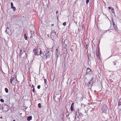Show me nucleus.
Segmentation results:
<instances>
[{
    "label": "nucleus",
    "instance_id": "f03ea898",
    "mask_svg": "<svg viewBox=\"0 0 121 121\" xmlns=\"http://www.w3.org/2000/svg\"><path fill=\"white\" fill-rule=\"evenodd\" d=\"M108 107L105 104H104L102 106V112L105 113L108 109Z\"/></svg>",
    "mask_w": 121,
    "mask_h": 121
},
{
    "label": "nucleus",
    "instance_id": "f257e3e1",
    "mask_svg": "<svg viewBox=\"0 0 121 121\" xmlns=\"http://www.w3.org/2000/svg\"><path fill=\"white\" fill-rule=\"evenodd\" d=\"M2 109L4 112H6L9 110V108L8 106L4 104L2 105Z\"/></svg>",
    "mask_w": 121,
    "mask_h": 121
},
{
    "label": "nucleus",
    "instance_id": "09e8293b",
    "mask_svg": "<svg viewBox=\"0 0 121 121\" xmlns=\"http://www.w3.org/2000/svg\"><path fill=\"white\" fill-rule=\"evenodd\" d=\"M13 121H15V120H13Z\"/></svg>",
    "mask_w": 121,
    "mask_h": 121
},
{
    "label": "nucleus",
    "instance_id": "de8ad7c7",
    "mask_svg": "<svg viewBox=\"0 0 121 121\" xmlns=\"http://www.w3.org/2000/svg\"><path fill=\"white\" fill-rule=\"evenodd\" d=\"M68 119L69 120L70 119V118L69 117V118H68Z\"/></svg>",
    "mask_w": 121,
    "mask_h": 121
},
{
    "label": "nucleus",
    "instance_id": "aec40b11",
    "mask_svg": "<svg viewBox=\"0 0 121 121\" xmlns=\"http://www.w3.org/2000/svg\"><path fill=\"white\" fill-rule=\"evenodd\" d=\"M88 89H91L92 87V86L91 85H90L89 84H88Z\"/></svg>",
    "mask_w": 121,
    "mask_h": 121
},
{
    "label": "nucleus",
    "instance_id": "ddd939ff",
    "mask_svg": "<svg viewBox=\"0 0 121 121\" xmlns=\"http://www.w3.org/2000/svg\"><path fill=\"white\" fill-rule=\"evenodd\" d=\"M10 31V30L9 29V28L8 27H7V29H6V30L5 31V32L6 33L9 34V32Z\"/></svg>",
    "mask_w": 121,
    "mask_h": 121
},
{
    "label": "nucleus",
    "instance_id": "39448f33",
    "mask_svg": "<svg viewBox=\"0 0 121 121\" xmlns=\"http://www.w3.org/2000/svg\"><path fill=\"white\" fill-rule=\"evenodd\" d=\"M15 81V78H14L13 77L11 78L10 80V82L12 84L14 85L16 84Z\"/></svg>",
    "mask_w": 121,
    "mask_h": 121
},
{
    "label": "nucleus",
    "instance_id": "6ab92c4d",
    "mask_svg": "<svg viewBox=\"0 0 121 121\" xmlns=\"http://www.w3.org/2000/svg\"><path fill=\"white\" fill-rule=\"evenodd\" d=\"M32 87L33 88V92L34 93H35V89L34 88V85H33L32 86Z\"/></svg>",
    "mask_w": 121,
    "mask_h": 121
},
{
    "label": "nucleus",
    "instance_id": "bb28decb",
    "mask_svg": "<svg viewBox=\"0 0 121 121\" xmlns=\"http://www.w3.org/2000/svg\"><path fill=\"white\" fill-rule=\"evenodd\" d=\"M38 107L39 108H40L41 107V105L40 103H39L38 104Z\"/></svg>",
    "mask_w": 121,
    "mask_h": 121
},
{
    "label": "nucleus",
    "instance_id": "e433bc0d",
    "mask_svg": "<svg viewBox=\"0 0 121 121\" xmlns=\"http://www.w3.org/2000/svg\"><path fill=\"white\" fill-rule=\"evenodd\" d=\"M40 55H41L42 54V51H41V50L40 51Z\"/></svg>",
    "mask_w": 121,
    "mask_h": 121
},
{
    "label": "nucleus",
    "instance_id": "7ed1b4c3",
    "mask_svg": "<svg viewBox=\"0 0 121 121\" xmlns=\"http://www.w3.org/2000/svg\"><path fill=\"white\" fill-rule=\"evenodd\" d=\"M93 72L91 70L90 68H88L86 70V74L85 75L87 74L91 75L93 73Z\"/></svg>",
    "mask_w": 121,
    "mask_h": 121
},
{
    "label": "nucleus",
    "instance_id": "2eb2a0df",
    "mask_svg": "<svg viewBox=\"0 0 121 121\" xmlns=\"http://www.w3.org/2000/svg\"><path fill=\"white\" fill-rule=\"evenodd\" d=\"M74 103H72L71 106V107L70 108V109L72 111H73V105H74Z\"/></svg>",
    "mask_w": 121,
    "mask_h": 121
},
{
    "label": "nucleus",
    "instance_id": "f8f14e48",
    "mask_svg": "<svg viewBox=\"0 0 121 121\" xmlns=\"http://www.w3.org/2000/svg\"><path fill=\"white\" fill-rule=\"evenodd\" d=\"M33 52L35 55H38L37 51L36 49H34L33 50Z\"/></svg>",
    "mask_w": 121,
    "mask_h": 121
},
{
    "label": "nucleus",
    "instance_id": "6e6552de",
    "mask_svg": "<svg viewBox=\"0 0 121 121\" xmlns=\"http://www.w3.org/2000/svg\"><path fill=\"white\" fill-rule=\"evenodd\" d=\"M50 53L49 51H46V53L45 54V55L46 57V59L48 58H49L50 57Z\"/></svg>",
    "mask_w": 121,
    "mask_h": 121
},
{
    "label": "nucleus",
    "instance_id": "4c0bfd02",
    "mask_svg": "<svg viewBox=\"0 0 121 121\" xmlns=\"http://www.w3.org/2000/svg\"><path fill=\"white\" fill-rule=\"evenodd\" d=\"M112 22H113V24L114 23V21H113V20L112 19Z\"/></svg>",
    "mask_w": 121,
    "mask_h": 121
},
{
    "label": "nucleus",
    "instance_id": "ea45409f",
    "mask_svg": "<svg viewBox=\"0 0 121 121\" xmlns=\"http://www.w3.org/2000/svg\"><path fill=\"white\" fill-rule=\"evenodd\" d=\"M80 115L82 116H83V114H82V113H80Z\"/></svg>",
    "mask_w": 121,
    "mask_h": 121
},
{
    "label": "nucleus",
    "instance_id": "8fccbe9b",
    "mask_svg": "<svg viewBox=\"0 0 121 121\" xmlns=\"http://www.w3.org/2000/svg\"><path fill=\"white\" fill-rule=\"evenodd\" d=\"M22 114L21 113L20 114V115H22Z\"/></svg>",
    "mask_w": 121,
    "mask_h": 121
},
{
    "label": "nucleus",
    "instance_id": "c85d7f7f",
    "mask_svg": "<svg viewBox=\"0 0 121 121\" xmlns=\"http://www.w3.org/2000/svg\"><path fill=\"white\" fill-rule=\"evenodd\" d=\"M11 8H12V7H13V3L12 2H11Z\"/></svg>",
    "mask_w": 121,
    "mask_h": 121
},
{
    "label": "nucleus",
    "instance_id": "a19ab883",
    "mask_svg": "<svg viewBox=\"0 0 121 121\" xmlns=\"http://www.w3.org/2000/svg\"><path fill=\"white\" fill-rule=\"evenodd\" d=\"M58 13V10H57L56 12V13L57 14Z\"/></svg>",
    "mask_w": 121,
    "mask_h": 121
},
{
    "label": "nucleus",
    "instance_id": "7c9ffc66",
    "mask_svg": "<svg viewBox=\"0 0 121 121\" xmlns=\"http://www.w3.org/2000/svg\"><path fill=\"white\" fill-rule=\"evenodd\" d=\"M44 83H45V84H46V82L47 80L45 79H44Z\"/></svg>",
    "mask_w": 121,
    "mask_h": 121
},
{
    "label": "nucleus",
    "instance_id": "f704fd0d",
    "mask_svg": "<svg viewBox=\"0 0 121 121\" xmlns=\"http://www.w3.org/2000/svg\"><path fill=\"white\" fill-rule=\"evenodd\" d=\"M108 30H104V32H103V33L104 34V33H105V32H106L107 31H108Z\"/></svg>",
    "mask_w": 121,
    "mask_h": 121
},
{
    "label": "nucleus",
    "instance_id": "473e14b6",
    "mask_svg": "<svg viewBox=\"0 0 121 121\" xmlns=\"http://www.w3.org/2000/svg\"><path fill=\"white\" fill-rule=\"evenodd\" d=\"M63 25L64 26H65L66 25V22H64L63 23Z\"/></svg>",
    "mask_w": 121,
    "mask_h": 121
},
{
    "label": "nucleus",
    "instance_id": "4be33fe9",
    "mask_svg": "<svg viewBox=\"0 0 121 121\" xmlns=\"http://www.w3.org/2000/svg\"><path fill=\"white\" fill-rule=\"evenodd\" d=\"M24 38H25V39L27 40V36L26 34H25L24 35Z\"/></svg>",
    "mask_w": 121,
    "mask_h": 121
},
{
    "label": "nucleus",
    "instance_id": "37998d69",
    "mask_svg": "<svg viewBox=\"0 0 121 121\" xmlns=\"http://www.w3.org/2000/svg\"><path fill=\"white\" fill-rule=\"evenodd\" d=\"M84 25H83V26H82V27L83 28H84Z\"/></svg>",
    "mask_w": 121,
    "mask_h": 121
},
{
    "label": "nucleus",
    "instance_id": "0eeeda50",
    "mask_svg": "<svg viewBox=\"0 0 121 121\" xmlns=\"http://www.w3.org/2000/svg\"><path fill=\"white\" fill-rule=\"evenodd\" d=\"M74 113H75L76 116V117L77 118H78L79 117V116H80V114L79 113V111H78V110H77V111H75L74 110Z\"/></svg>",
    "mask_w": 121,
    "mask_h": 121
},
{
    "label": "nucleus",
    "instance_id": "9d476101",
    "mask_svg": "<svg viewBox=\"0 0 121 121\" xmlns=\"http://www.w3.org/2000/svg\"><path fill=\"white\" fill-rule=\"evenodd\" d=\"M93 77H92L91 79L89 82L88 84L90 85H92L93 84Z\"/></svg>",
    "mask_w": 121,
    "mask_h": 121
},
{
    "label": "nucleus",
    "instance_id": "1a4fd4ad",
    "mask_svg": "<svg viewBox=\"0 0 121 121\" xmlns=\"http://www.w3.org/2000/svg\"><path fill=\"white\" fill-rule=\"evenodd\" d=\"M56 56L57 58L58 57L60 54V53L59 52H58V51L57 49H56Z\"/></svg>",
    "mask_w": 121,
    "mask_h": 121
},
{
    "label": "nucleus",
    "instance_id": "9b49d317",
    "mask_svg": "<svg viewBox=\"0 0 121 121\" xmlns=\"http://www.w3.org/2000/svg\"><path fill=\"white\" fill-rule=\"evenodd\" d=\"M54 77V75H52L50 77L51 79V80L53 82L54 81L55 79Z\"/></svg>",
    "mask_w": 121,
    "mask_h": 121
},
{
    "label": "nucleus",
    "instance_id": "58836bf2",
    "mask_svg": "<svg viewBox=\"0 0 121 121\" xmlns=\"http://www.w3.org/2000/svg\"><path fill=\"white\" fill-rule=\"evenodd\" d=\"M112 7H109L108 8L109 9H112Z\"/></svg>",
    "mask_w": 121,
    "mask_h": 121
},
{
    "label": "nucleus",
    "instance_id": "79ce46f5",
    "mask_svg": "<svg viewBox=\"0 0 121 121\" xmlns=\"http://www.w3.org/2000/svg\"><path fill=\"white\" fill-rule=\"evenodd\" d=\"M54 24H52L51 25V26H54Z\"/></svg>",
    "mask_w": 121,
    "mask_h": 121
},
{
    "label": "nucleus",
    "instance_id": "412c9836",
    "mask_svg": "<svg viewBox=\"0 0 121 121\" xmlns=\"http://www.w3.org/2000/svg\"><path fill=\"white\" fill-rule=\"evenodd\" d=\"M5 90L6 92V93H7L8 92V90L7 88H5Z\"/></svg>",
    "mask_w": 121,
    "mask_h": 121
},
{
    "label": "nucleus",
    "instance_id": "c756f323",
    "mask_svg": "<svg viewBox=\"0 0 121 121\" xmlns=\"http://www.w3.org/2000/svg\"><path fill=\"white\" fill-rule=\"evenodd\" d=\"M0 101L2 102H4V100L2 99H0Z\"/></svg>",
    "mask_w": 121,
    "mask_h": 121
},
{
    "label": "nucleus",
    "instance_id": "2f4dec72",
    "mask_svg": "<svg viewBox=\"0 0 121 121\" xmlns=\"http://www.w3.org/2000/svg\"><path fill=\"white\" fill-rule=\"evenodd\" d=\"M40 87V85H39L38 86L37 88L38 89H39Z\"/></svg>",
    "mask_w": 121,
    "mask_h": 121
},
{
    "label": "nucleus",
    "instance_id": "a18cd8bd",
    "mask_svg": "<svg viewBox=\"0 0 121 121\" xmlns=\"http://www.w3.org/2000/svg\"><path fill=\"white\" fill-rule=\"evenodd\" d=\"M0 118L2 119L3 118L2 117H0Z\"/></svg>",
    "mask_w": 121,
    "mask_h": 121
},
{
    "label": "nucleus",
    "instance_id": "c9c22d12",
    "mask_svg": "<svg viewBox=\"0 0 121 121\" xmlns=\"http://www.w3.org/2000/svg\"><path fill=\"white\" fill-rule=\"evenodd\" d=\"M45 52H42V53L43 54L44 56H45L44 54L45 53Z\"/></svg>",
    "mask_w": 121,
    "mask_h": 121
},
{
    "label": "nucleus",
    "instance_id": "b1692460",
    "mask_svg": "<svg viewBox=\"0 0 121 121\" xmlns=\"http://www.w3.org/2000/svg\"><path fill=\"white\" fill-rule=\"evenodd\" d=\"M113 24V26L114 29H116V27H116V26L115 25V23Z\"/></svg>",
    "mask_w": 121,
    "mask_h": 121
},
{
    "label": "nucleus",
    "instance_id": "423d86ee",
    "mask_svg": "<svg viewBox=\"0 0 121 121\" xmlns=\"http://www.w3.org/2000/svg\"><path fill=\"white\" fill-rule=\"evenodd\" d=\"M50 36L51 37V38L52 39H54L55 37L56 36V34L55 32H52V33L50 35Z\"/></svg>",
    "mask_w": 121,
    "mask_h": 121
},
{
    "label": "nucleus",
    "instance_id": "49530a36",
    "mask_svg": "<svg viewBox=\"0 0 121 121\" xmlns=\"http://www.w3.org/2000/svg\"><path fill=\"white\" fill-rule=\"evenodd\" d=\"M76 117H76H76H75V119H76Z\"/></svg>",
    "mask_w": 121,
    "mask_h": 121
},
{
    "label": "nucleus",
    "instance_id": "72a5a7b5",
    "mask_svg": "<svg viewBox=\"0 0 121 121\" xmlns=\"http://www.w3.org/2000/svg\"><path fill=\"white\" fill-rule=\"evenodd\" d=\"M89 0H86V3L87 4L89 3Z\"/></svg>",
    "mask_w": 121,
    "mask_h": 121
},
{
    "label": "nucleus",
    "instance_id": "393cba45",
    "mask_svg": "<svg viewBox=\"0 0 121 121\" xmlns=\"http://www.w3.org/2000/svg\"><path fill=\"white\" fill-rule=\"evenodd\" d=\"M11 8L12 9H13V10L14 11H15L16 10V9L15 7H13L12 8Z\"/></svg>",
    "mask_w": 121,
    "mask_h": 121
},
{
    "label": "nucleus",
    "instance_id": "c03bdc74",
    "mask_svg": "<svg viewBox=\"0 0 121 121\" xmlns=\"http://www.w3.org/2000/svg\"><path fill=\"white\" fill-rule=\"evenodd\" d=\"M32 35H31V36L30 37V38H32Z\"/></svg>",
    "mask_w": 121,
    "mask_h": 121
},
{
    "label": "nucleus",
    "instance_id": "4468645a",
    "mask_svg": "<svg viewBox=\"0 0 121 121\" xmlns=\"http://www.w3.org/2000/svg\"><path fill=\"white\" fill-rule=\"evenodd\" d=\"M32 119V117L31 116H30L27 117V120L28 121H30Z\"/></svg>",
    "mask_w": 121,
    "mask_h": 121
},
{
    "label": "nucleus",
    "instance_id": "a878e982",
    "mask_svg": "<svg viewBox=\"0 0 121 121\" xmlns=\"http://www.w3.org/2000/svg\"><path fill=\"white\" fill-rule=\"evenodd\" d=\"M111 12L113 13H114V9L112 8V7L111 9Z\"/></svg>",
    "mask_w": 121,
    "mask_h": 121
},
{
    "label": "nucleus",
    "instance_id": "20e7f679",
    "mask_svg": "<svg viewBox=\"0 0 121 121\" xmlns=\"http://www.w3.org/2000/svg\"><path fill=\"white\" fill-rule=\"evenodd\" d=\"M61 96V94H60V93L59 94H56V95L54 96V99L55 100L56 99L57 100H59V99Z\"/></svg>",
    "mask_w": 121,
    "mask_h": 121
},
{
    "label": "nucleus",
    "instance_id": "a211bd4d",
    "mask_svg": "<svg viewBox=\"0 0 121 121\" xmlns=\"http://www.w3.org/2000/svg\"><path fill=\"white\" fill-rule=\"evenodd\" d=\"M65 115L67 117L69 115V112L67 111L65 113Z\"/></svg>",
    "mask_w": 121,
    "mask_h": 121
},
{
    "label": "nucleus",
    "instance_id": "dca6fc26",
    "mask_svg": "<svg viewBox=\"0 0 121 121\" xmlns=\"http://www.w3.org/2000/svg\"><path fill=\"white\" fill-rule=\"evenodd\" d=\"M121 105V98L120 99L119 101V104L118 106H120Z\"/></svg>",
    "mask_w": 121,
    "mask_h": 121
},
{
    "label": "nucleus",
    "instance_id": "cd10ccee",
    "mask_svg": "<svg viewBox=\"0 0 121 121\" xmlns=\"http://www.w3.org/2000/svg\"><path fill=\"white\" fill-rule=\"evenodd\" d=\"M88 57L89 59L90 60V58L91 57V55H90V54H89V55H88Z\"/></svg>",
    "mask_w": 121,
    "mask_h": 121
},
{
    "label": "nucleus",
    "instance_id": "5701e85b",
    "mask_svg": "<svg viewBox=\"0 0 121 121\" xmlns=\"http://www.w3.org/2000/svg\"><path fill=\"white\" fill-rule=\"evenodd\" d=\"M25 52V51H22V50H21L20 51V54L21 55H21L22 54L23 52Z\"/></svg>",
    "mask_w": 121,
    "mask_h": 121
},
{
    "label": "nucleus",
    "instance_id": "f3484780",
    "mask_svg": "<svg viewBox=\"0 0 121 121\" xmlns=\"http://www.w3.org/2000/svg\"><path fill=\"white\" fill-rule=\"evenodd\" d=\"M113 63L114 64V65H117L118 63H117V61L116 60H115L113 62Z\"/></svg>",
    "mask_w": 121,
    "mask_h": 121
}]
</instances>
